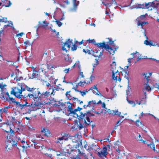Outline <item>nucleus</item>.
Listing matches in <instances>:
<instances>
[{
	"instance_id": "1",
	"label": "nucleus",
	"mask_w": 159,
	"mask_h": 159,
	"mask_svg": "<svg viewBox=\"0 0 159 159\" xmlns=\"http://www.w3.org/2000/svg\"><path fill=\"white\" fill-rule=\"evenodd\" d=\"M27 92L24 95V98L27 99H34L35 100L44 99L48 98L50 95V92L48 91L43 92L41 93L38 89L30 88L26 85L25 90Z\"/></svg>"
},
{
	"instance_id": "2",
	"label": "nucleus",
	"mask_w": 159,
	"mask_h": 159,
	"mask_svg": "<svg viewBox=\"0 0 159 159\" xmlns=\"http://www.w3.org/2000/svg\"><path fill=\"white\" fill-rule=\"evenodd\" d=\"M3 98H6V101L9 102H12L13 103H15L17 107L18 108L21 110H25L26 111V113H28L29 107H30V103L26 102L24 104H21L19 102H17L16 101L15 98L12 97H11L9 94L8 93H6L5 95H2Z\"/></svg>"
},
{
	"instance_id": "3",
	"label": "nucleus",
	"mask_w": 159,
	"mask_h": 159,
	"mask_svg": "<svg viewBox=\"0 0 159 159\" xmlns=\"http://www.w3.org/2000/svg\"><path fill=\"white\" fill-rule=\"evenodd\" d=\"M48 98L44 99L35 100L34 103L30 105L29 107L28 113L30 114L32 111H34L39 109L41 107H43V105L46 104L48 103Z\"/></svg>"
},
{
	"instance_id": "4",
	"label": "nucleus",
	"mask_w": 159,
	"mask_h": 159,
	"mask_svg": "<svg viewBox=\"0 0 159 159\" xmlns=\"http://www.w3.org/2000/svg\"><path fill=\"white\" fill-rule=\"evenodd\" d=\"M26 85L21 84L19 87H15L11 88V94L13 95L18 98H24V93L23 92L25 91Z\"/></svg>"
},
{
	"instance_id": "5",
	"label": "nucleus",
	"mask_w": 159,
	"mask_h": 159,
	"mask_svg": "<svg viewBox=\"0 0 159 159\" xmlns=\"http://www.w3.org/2000/svg\"><path fill=\"white\" fill-rule=\"evenodd\" d=\"M80 115L79 116L80 118L84 119V123L88 125L90 124L92 121H90L89 117L91 116H94V115L92 114L89 112H88L86 113H83L82 112H80Z\"/></svg>"
},
{
	"instance_id": "6",
	"label": "nucleus",
	"mask_w": 159,
	"mask_h": 159,
	"mask_svg": "<svg viewBox=\"0 0 159 159\" xmlns=\"http://www.w3.org/2000/svg\"><path fill=\"white\" fill-rule=\"evenodd\" d=\"M68 105L67 111L70 112L69 114H72L75 115V117H78L79 116L78 114L76 113V112L78 111V110L76 109H73L72 107L71 104L69 102H67Z\"/></svg>"
},
{
	"instance_id": "7",
	"label": "nucleus",
	"mask_w": 159,
	"mask_h": 159,
	"mask_svg": "<svg viewBox=\"0 0 159 159\" xmlns=\"http://www.w3.org/2000/svg\"><path fill=\"white\" fill-rule=\"evenodd\" d=\"M152 73H146V74H144L145 75L144 77L145 81H147V83H145L144 84V86L145 89L148 91H149L151 90V88L149 86L148 83V81L150 80V77L151 76Z\"/></svg>"
},
{
	"instance_id": "8",
	"label": "nucleus",
	"mask_w": 159,
	"mask_h": 159,
	"mask_svg": "<svg viewBox=\"0 0 159 159\" xmlns=\"http://www.w3.org/2000/svg\"><path fill=\"white\" fill-rule=\"evenodd\" d=\"M72 44V40L68 39L67 41L64 43L63 45H62V49L63 50H66V48H69Z\"/></svg>"
},
{
	"instance_id": "9",
	"label": "nucleus",
	"mask_w": 159,
	"mask_h": 159,
	"mask_svg": "<svg viewBox=\"0 0 159 159\" xmlns=\"http://www.w3.org/2000/svg\"><path fill=\"white\" fill-rule=\"evenodd\" d=\"M98 155L99 157H106L107 154V148L106 147H104L103 149L101 150L100 152H98Z\"/></svg>"
},
{
	"instance_id": "10",
	"label": "nucleus",
	"mask_w": 159,
	"mask_h": 159,
	"mask_svg": "<svg viewBox=\"0 0 159 159\" xmlns=\"http://www.w3.org/2000/svg\"><path fill=\"white\" fill-rule=\"evenodd\" d=\"M6 86V85H2L0 84V89L1 90V91L2 92L1 93L0 96L1 98H4L5 100L6 101V98H3L2 96V94L5 95L6 93H8L7 92H6V89L5 88V87Z\"/></svg>"
},
{
	"instance_id": "11",
	"label": "nucleus",
	"mask_w": 159,
	"mask_h": 159,
	"mask_svg": "<svg viewBox=\"0 0 159 159\" xmlns=\"http://www.w3.org/2000/svg\"><path fill=\"white\" fill-rule=\"evenodd\" d=\"M58 2L59 4L63 7H65L69 3L68 0H59Z\"/></svg>"
},
{
	"instance_id": "12",
	"label": "nucleus",
	"mask_w": 159,
	"mask_h": 159,
	"mask_svg": "<svg viewBox=\"0 0 159 159\" xmlns=\"http://www.w3.org/2000/svg\"><path fill=\"white\" fill-rule=\"evenodd\" d=\"M32 142L34 143V147L35 149H39V151H41L43 149L44 146L43 145L35 142V140H33Z\"/></svg>"
},
{
	"instance_id": "13",
	"label": "nucleus",
	"mask_w": 159,
	"mask_h": 159,
	"mask_svg": "<svg viewBox=\"0 0 159 159\" xmlns=\"http://www.w3.org/2000/svg\"><path fill=\"white\" fill-rule=\"evenodd\" d=\"M111 70L112 72H117L118 70L116 68V63L115 61H113L111 65Z\"/></svg>"
},
{
	"instance_id": "14",
	"label": "nucleus",
	"mask_w": 159,
	"mask_h": 159,
	"mask_svg": "<svg viewBox=\"0 0 159 159\" xmlns=\"http://www.w3.org/2000/svg\"><path fill=\"white\" fill-rule=\"evenodd\" d=\"M96 44L97 45V46L100 48H104L105 49L106 48H108L109 47V45L108 44H105V43H98Z\"/></svg>"
},
{
	"instance_id": "15",
	"label": "nucleus",
	"mask_w": 159,
	"mask_h": 159,
	"mask_svg": "<svg viewBox=\"0 0 159 159\" xmlns=\"http://www.w3.org/2000/svg\"><path fill=\"white\" fill-rule=\"evenodd\" d=\"M146 96L145 95L143 97L142 99L139 102H138V101H136V103L137 104H138L139 105H140L141 104H144L145 103L146 101Z\"/></svg>"
},
{
	"instance_id": "16",
	"label": "nucleus",
	"mask_w": 159,
	"mask_h": 159,
	"mask_svg": "<svg viewBox=\"0 0 159 159\" xmlns=\"http://www.w3.org/2000/svg\"><path fill=\"white\" fill-rule=\"evenodd\" d=\"M144 43L147 45L156 46L158 45V44L157 43H155L154 44L152 43L151 41H148L147 40H146L144 42Z\"/></svg>"
},
{
	"instance_id": "17",
	"label": "nucleus",
	"mask_w": 159,
	"mask_h": 159,
	"mask_svg": "<svg viewBox=\"0 0 159 159\" xmlns=\"http://www.w3.org/2000/svg\"><path fill=\"white\" fill-rule=\"evenodd\" d=\"M41 132L42 133H44V135L45 136H48L50 135L49 130L46 129H43L42 130Z\"/></svg>"
},
{
	"instance_id": "18",
	"label": "nucleus",
	"mask_w": 159,
	"mask_h": 159,
	"mask_svg": "<svg viewBox=\"0 0 159 159\" xmlns=\"http://www.w3.org/2000/svg\"><path fill=\"white\" fill-rule=\"evenodd\" d=\"M39 72L38 71H34L31 76H30V78L31 79H33L34 78L37 77L39 76Z\"/></svg>"
},
{
	"instance_id": "19",
	"label": "nucleus",
	"mask_w": 159,
	"mask_h": 159,
	"mask_svg": "<svg viewBox=\"0 0 159 159\" xmlns=\"http://www.w3.org/2000/svg\"><path fill=\"white\" fill-rule=\"evenodd\" d=\"M70 91L67 92L66 93V97L68 98V99L69 100H76L77 99V98L73 97L69 93H70Z\"/></svg>"
},
{
	"instance_id": "20",
	"label": "nucleus",
	"mask_w": 159,
	"mask_h": 159,
	"mask_svg": "<svg viewBox=\"0 0 159 159\" xmlns=\"http://www.w3.org/2000/svg\"><path fill=\"white\" fill-rule=\"evenodd\" d=\"M48 25V24L46 21H44L42 22L39 21L38 25L39 27L47 26Z\"/></svg>"
},
{
	"instance_id": "21",
	"label": "nucleus",
	"mask_w": 159,
	"mask_h": 159,
	"mask_svg": "<svg viewBox=\"0 0 159 159\" xmlns=\"http://www.w3.org/2000/svg\"><path fill=\"white\" fill-rule=\"evenodd\" d=\"M74 3V8L72 10V11H75L77 8V6L78 5L79 2V1H77L76 0H73Z\"/></svg>"
},
{
	"instance_id": "22",
	"label": "nucleus",
	"mask_w": 159,
	"mask_h": 159,
	"mask_svg": "<svg viewBox=\"0 0 159 159\" xmlns=\"http://www.w3.org/2000/svg\"><path fill=\"white\" fill-rule=\"evenodd\" d=\"M145 7L146 8L148 9L149 10H152V7L151 2H149L148 3H145Z\"/></svg>"
},
{
	"instance_id": "23",
	"label": "nucleus",
	"mask_w": 159,
	"mask_h": 159,
	"mask_svg": "<svg viewBox=\"0 0 159 159\" xmlns=\"http://www.w3.org/2000/svg\"><path fill=\"white\" fill-rule=\"evenodd\" d=\"M145 15H141L139 17H138L136 19V21L138 22H142V21L145 19Z\"/></svg>"
},
{
	"instance_id": "24",
	"label": "nucleus",
	"mask_w": 159,
	"mask_h": 159,
	"mask_svg": "<svg viewBox=\"0 0 159 159\" xmlns=\"http://www.w3.org/2000/svg\"><path fill=\"white\" fill-rule=\"evenodd\" d=\"M106 49L108 51V52H109L110 54H112L113 55L114 53V51L113 49L111 48L109 45V47L108 48H106Z\"/></svg>"
},
{
	"instance_id": "25",
	"label": "nucleus",
	"mask_w": 159,
	"mask_h": 159,
	"mask_svg": "<svg viewBox=\"0 0 159 159\" xmlns=\"http://www.w3.org/2000/svg\"><path fill=\"white\" fill-rule=\"evenodd\" d=\"M147 146L148 147H149L150 148H151L154 151H157L155 150V145L153 142H151L149 144L147 143Z\"/></svg>"
},
{
	"instance_id": "26",
	"label": "nucleus",
	"mask_w": 159,
	"mask_h": 159,
	"mask_svg": "<svg viewBox=\"0 0 159 159\" xmlns=\"http://www.w3.org/2000/svg\"><path fill=\"white\" fill-rule=\"evenodd\" d=\"M65 59L66 61L70 63L72 62V60L71 59V58L69 57L68 55L65 56Z\"/></svg>"
},
{
	"instance_id": "27",
	"label": "nucleus",
	"mask_w": 159,
	"mask_h": 159,
	"mask_svg": "<svg viewBox=\"0 0 159 159\" xmlns=\"http://www.w3.org/2000/svg\"><path fill=\"white\" fill-rule=\"evenodd\" d=\"M152 6V7L155 8L157 7L159 5V3L157 1H154L151 2Z\"/></svg>"
},
{
	"instance_id": "28",
	"label": "nucleus",
	"mask_w": 159,
	"mask_h": 159,
	"mask_svg": "<svg viewBox=\"0 0 159 159\" xmlns=\"http://www.w3.org/2000/svg\"><path fill=\"white\" fill-rule=\"evenodd\" d=\"M8 22H9L8 24L7 25H4V28H6L7 26H9V27H11V28L12 29H14V28L13 26V24H12V22H11V21L10 22H9V21H8Z\"/></svg>"
},
{
	"instance_id": "29",
	"label": "nucleus",
	"mask_w": 159,
	"mask_h": 159,
	"mask_svg": "<svg viewBox=\"0 0 159 159\" xmlns=\"http://www.w3.org/2000/svg\"><path fill=\"white\" fill-rule=\"evenodd\" d=\"M11 146L8 143H6L5 146V149L6 151H8L9 150H11V148L10 147Z\"/></svg>"
},
{
	"instance_id": "30",
	"label": "nucleus",
	"mask_w": 159,
	"mask_h": 159,
	"mask_svg": "<svg viewBox=\"0 0 159 159\" xmlns=\"http://www.w3.org/2000/svg\"><path fill=\"white\" fill-rule=\"evenodd\" d=\"M88 104L89 105L90 107L93 106V104H96V102L95 100H92L88 102Z\"/></svg>"
},
{
	"instance_id": "31",
	"label": "nucleus",
	"mask_w": 159,
	"mask_h": 159,
	"mask_svg": "<svg viewBox=\"0 0 159 159\" xmlns=\"http://www.w3.org/2000/svg\"><path fill=\"white\" fill-rule=\"evenodd\" d=\"M22 147L24 148H27L29 147L26 141L24 142L23 143H22Z\"/></svg>"
},
{
	"instance_id": "32",
	"label": "nucleus",
	"mask_w": 159,
	"mask_h": 159,
	"mask_svg": "<svg viewBox=\"0 0 159 159\" xmlns=\"http://www.w3.org/2000/svg\"><path fill=\"white\" fill-rule=\"evenodd\" d=\"M77 127L79 129H81L84 127V125L82 124L80 121H79L78 123H77Z\"/></svg>"
},
{
	"instance_id": "33",
	"label": "nucleus",
	"mask_w": 159,
	"mask_h": 159,
	"mask_svg": "<svg viewBox=\"0 0 159 159\" xmlns=\"http://www.w3.org/2000/svg\"><path fill=\"white\" fill-rule=\"evenodd\" d=\"M17 142L15 141H14L12 140H11V141L9 143V145L12 146L13 147H16V146Z\"/></svg>"
},
{
	"instance_id": "34",
	"label": "nucleus",
	"mask_w": 159,
	"mask_h": 159,
	"mask_svg": "<svg viewBox=\"0 0 159 159\" xmlns=\"http://www.w3.org/2000/svg\"><path fill=\"white\" fill-rule=\"evenodd\" d=\"M148 23V22H145V21H143V22H138L137 23V25L138 26H140V25H141V28L142 29H143V26L145 25V24H147Z\"/></svg>"
},
{
	"instance_id": "35",
	"label": "nucleus",
	"mask_w": 159,
	"mask_h": 159,
	"mask_svg": "<svg viewBox=\"0 0 159 159\" xmlns=\"http://www.w3.org/2000/svg\"><path fill=\"white\" fill-rule=\"evenodd\" d=\"M96 91H97V92L95 91L94 90H93V93L95 95H98V96H100L101 97L102 96V95L101 94V93L99 92L98 89H97V90H96Z\"/></svg>"
},
{
	"instance_id": "36",
	"label": "nucleus",
	"mask_w": 159,
	"mask_h": 159,
	"mask_svg": "<svg viewBox=\"0 0 159 159\" xmlns=\"http://www.w3.org/2000/svg\"><path fill=\"white\" fill-rule=\"evenodd\" d=\"M8 22L7 18L2 17V19H0V22L7 23Z\"/></svg>"
},
{
	"instance_id": "37",
	"label": "nucleus",
	"mask_w": 159,
	"mask_h": 159,
	"mask_svg": "<svg viewBox=\"0 0 159 159\" xmlns=\"http://www.w3.org/2000/svg\"><path fill=\"white\" fill-rule=\"evenodd\" d=\"M127 101L130 104L132 105V106L133 107H134L135 105V103L132 100H128L127 99Z\"/></svg>"
},
{
	"instance_id": "38",
	"label": "nucleus",
	"mask_w": 159,
	"mask_h": 159,
	"mask_svg": "<svg viewBox=\"0 0 159 159\" xmlns=\"http://www.w3.org/2000/svg\"><path fill=\"white\" fill-rule=\"evenodd\" d=\"M117 72H112V79L115 80H117V76H116L115 74Z\"/></svg>"
},
{
	"instance_id": "39",
	"label": "nucleus",
	"mask_w": 159,
	"mask_h": 159,
	"mask_svg": "<svg viewBox=\"0 0 159 159\" xmlns=\"http://www.w3.org/2000/svg\"><path fill=\"white\" fill-rule=\"evenodd\" d=\"M83 51L85 52L86 53H88L89 54H91V52H95L93 51L92 50H89L88 49H87L86 50H85L84 49H83Z\"/></svg>"
},
{
	"instance_id": "40",
	"label": "nucleus",
	"mask_w": 159,
	"mask_h": 159,
	"mask_svg": "<svg viewBox=\"0 0 159 159\" xmlns=\"http://www.w3.org/2000/svg\"><path fill=\"white\" fill-rule=\"evenodd\" d=\"M135 124L138 127H139L141 125H142V123L139 120H137L136 121Z\"/></svg>"
},
{
	"instance_id": "41",
	"label": "nucleus",
	"mask_w": 159,
	"mask_h": 159,
	"mask_svg": "<svg viewBox=\"0 0 159 159\" xmlns=\"http://www.w3.org/2000/svg\"><path fill=\"white\" fill-rule=\"evenodd\" d=\"M6 3H7V4L6 5H5L4 6L6 7H9L10 5H11V2L10 1H9L8 0H6Z\"/></svg>"
},
{
	"instance_id": "42",
	"label": "nucleus",
	"mask_w": 159,
	"mask_h": 159,
	"mask_svg": "<svg viewBox=\"0 0 159 159\" xmlns=\"http://www.w3.org/2000/svg\"><path fill=\"white\" fill-rule=\"evenodd\" d=\"M144 7L143 5L140 4H138L136 5V7L137 8H144Z\"/></svg>"
},
{
	"instance_id": "43",
	"label": "nucleus",
	"mask_w": 159,
	"mask_h": 159,
	"mask_svg": "<svg viewBox=\"0 0 159 159\" xmlns=\"http://www.w3.org/2000/svg\"><path fill=\"white\" fill-rule=\"evenodd\" d=\"M56 92V91L53 88H52V92L51 93H50V95H55V94ZM50 96V95L49 97L48 98V99L49 100Z\"/></svg>"
},
{
	"instance_id": "44",
	"label": "nucleus",
	"mask_w": 159,
	"mask_h": 159,
	"mask_svg": "<svg viewBox=\"0 0 159 159\" xmlns=\"http://www.w3.org/2000/svg\"><path fill=\"white\" fill-rule=\"evenodd\" d=\"M58 141H57V142L58 143L59 142L60 143H61L60 141H61V140H62L63 139H64L65 140H66V139H65L64 138V136H63L62 137L59 138L58 139Z\"/></svg>"
},
{
	"instance_id": "45",
	"label": "nucleus",
	"mask_w": 159,
	"mask_h": 159,
	"mask_svg": "<svg viewBox=\"0 0 159 159\" xmlns=\"http://www.w3.org/2000/svg\"><path fill=\"white\" fill-rule=\"evenodd\" d=\"M7 108H3L0 110V112L2 113L7 112Z\"/></svg>"
},
{
	"instance_id": "46",
	"label": "nucleus",
	"mask_w": 159,
	"mask_h": 159,
	"mask_svg": "<svg viewBox=\"0 0 159 159\" xmlns=\"http://www.w3.org/2000/svg\"><path fill=\"white\" fill-rule=\"evenodd\" d=\"M36 136L38 138L41 139H44V138L41 134H37L36 135Z\"/></svg>"
},
{
	"instance_id": "47",
	"label": "nucleus",
	"mask_w": 159,
	"mask_h": 159,
	"mask_svg": "<svg viewBox=\"0 0 159 159\" xmlns=\"http://www.w3.org/2000/svg\"><path fill=\"white\" fill-rule=\"evenodd\" d=\"M77 91L80 92L81 95L83 96L86 95V93L88 92V91H86V92H85L84 91Z\"/></svg>"
},
{
	"instance_id": "48",
	"label": "nucleus",
	"mask_w": 159,
	"mask_h": 159,
	"mask_svg": "<svg viewBox=\"0 0 159 159\" xmlns=\"http://www.w3.org/2000/svg\"><path fill=\"white\" fill-rule=\"evenodd\" d=\"M125 78H126L128 81V83H129V74H125Z\"/></svg>"
},
{
	"instance_id": "49",
	"label": "nucleus",
	"mask_w": 159,
	"mask_h": 159,
	"mask_svg": "<svg viewBox=\"0 0 159 159\" xmlns=\"http://www.w3.org/2000/svg\"><path fill=\"white\" fill-rule=\"evenodd\" d=\"M96 89V90H97L98 89L96 86L95 85L93 86V87H91L88 90L89 91L90 90H93V89Z\"/></svg>"
},
{
	"instance_id": "50",
	"label": "nucleus",
	"mask_w": 159,
	"mask_h": 159,
	"mask_svg": "<svg viewBox=\"0 0 159 159\" xmlns=\"http://www.w3.org/2000/svg\"><path fill=\"white\" fill-rule=\"evenodd\" d=\"M56 91H59L61 89L60 88V87H58V86L57 87H54L53 88Z\"/></svg>"
},
{
	"instance_id": "51",
	"label": "nucleus",
	"mask_w": 159,
	"mask_h": 159,
	"mask_svg": "<svg viewBox=\"0 0 159 159\" xmlns=\"http://www.w3.org/2000/svg\"><path fill=\"white\" fill-rule=\"evenodd\" d=\"M112 3L110 2V3H108L107 2H103V4H104L105 6H111V4H112Z\"/></svg>"
},
{
	"instance_id": "52",
	"label": "nucleus",
	"mask_w": 159,
	"mask_h": 159,
	"mask_svg": "<svg viewBox=\"0 0 159 159\" xmlns=\"http://www.w3.org/2000/svg\"><path fill=\"white\" fill-rule=\"evenodd\" d=\"M57 24L59 26H61L62 25V23L59 20H57L56 21Z\"/></svg>"
},
{
	"instance_id": "53",
	"label": "nucleus",
	"mask_w": 159,
	"mask_h": 159,
	"mask_svg": "<svg viewBox=\"0 0 159 159\" xmlns=\"http://www.w3.org/2000/svg\"><path fill=\"white\" fill-rule=\"evenodd\" d=\"M57 79H52V80L51 81V82H52L53 84H55L56 83L57 81Z\"/></svg>"
},
{
	"instance_id": "54",
	"label": "nucleus",
	"mask_w": 159,
	"mask_h": 159,
	"mask_svg": "<svg viewBox=\"0 0 159 159\" xmlns=\"http://www.w3.org/2000/svg\"><path fill=\"white\" fill-rule=\"evenodd\" d=\"M77 49V47L75 46V45H74L73 47L71 48V50L73 51H75Z\"/></svg>"
},
{
	"instance_id": "55",
	"label": "nucleus",
	"mask_w": 159,
	"mask_h": 159,
	"mask_svg": "<svg viewBox=\"0 0 159 159\" xmlns=\"http://www.w3.org/2000/svg\"><path fill=\"white\" fill-rule=\"evenodd\" d=\"M88 41L89 43H95L96 42L95 41L94 39L92 40L89 39L88 40Z\"/></svg>"
},
{
	"instance_id": "56",
	"label": "nucleus",
	"mask_w": 159,
	"mask_h": 159,
	"mask_svg": "<svg viewBox=\"0 0 159 159\" xmlns=\"http://www.w3.org/2000/svg\"><path fill=\"white\" fill-rule=\"evenodd\" d=\"M113 112L115 113V114L118 115V116H120L121 114V112L118 111L117 110L115 112H114V111Z\"/></svg>"
},
{
	"instance_id": "57",
	"label": "nucleus",
	"mask_w": 159,
	"mask_h": 159,
	"mask_svg": "<svg viewBox=\"0 0 159 159\" xmlns=\"http://www.w3.org/2000/svg\"><path fill=\"white\" fill-rule=\"evenodd\" d=\"M44 154L45 156H46L47 157H49L50 158L51 157H52V154H49L48 153H44Z\"/></svg>"
},
{
	"instance_id": "58",
	"label": "nucleus",
	"mask_w": 159,
	"mask_h": 159,
	"mask_svg": "<svg viewBox=\"0 0 159 159\" xmlns=\"http://www.w3.org/2000/svg\"><path fill=\"white\" fill-rule=\"evenodd\" d=\"M18 140L21 143H23L24 142H25V139H21L20 138H19L18 139Z\"/></svg>"
},
{
	"instance_id": "59",
	"label": "nucleus",
	"mask_w": 159,
	"mask_h": 159,
	"mask_svg": "<svg viewBox=\"0 0 159 159\" xmlns=\"http://www.w3.org/2000/svg\"><path fill=\"white\" fill-rule=\"evenodd\" d=\"M137 139L138 140L140 141H142V139L141 137V135L140 134H139V135L138 136Z\"/></svg>"
},
{
	"instance_id": "60",
	"label": "nucleus",
	"mask_w": 159,
	"mask_h": 159,
	"mask_svg": "<svg viewBox=\"0 0 159 159\" xmlns=\"http://www.w3.org/2000/svg\"><path fill=\"white\" fill-rule=\"evenodd\" d=\"M70 69V68H69L68 69H66L65 70H64V72L66 73H68L69 70Z\"/></svg>"
},
{
	"instance_id": "61",
	"label": "nucleus",
	"mask_w": 159,
	"mask_h": 159,
	"mask_svg": "<svg viewBox=\"0 0 159 159\" xmlns=\"http://www.w3.org/2000/svg\"><path fill=\"white\" fill-rule=\"evenodd\" d=\"M2 115H0V127L2 126V125L1 124V122L2 121Z\"/></svg>"
},
{
	"instance_id": "62",
	"label": "nucleus",
	"mask_w": 159,
	"mask_h": 159,
	"mask_svg": "<svg viewBox=\"0 0 159 159\" xmlns=\"http://www.w3.org/2000/svg\"><path fill=\"white\" fill-rule=\"evenodd\" d=\"M64 105V104L63 103L59 102L58 104H57L56 105L58 106H63Z\"/></svg>"
},
{
	"instance_id": "63",
	"label": "nucleus",
	"mask_w": 159,
	"mask_h": 159,
	"mask_svg": "<svg viewBox=\"0 0 159 159\" xmlns=\"http://www.w3.org/2000/svg\"><path fill=\"white\" fill-rule=\"evenodd\" d=\"M116 151L118 152L117 154H119L120 153L121 150L119 148H117L116 149Z\"/></svg>"
},
{
	"instance_id": "64",
	"label": "nucleus",
	"mask_w": 159,
	"mask_h": 159,
	"mask_svg": "<svg viewBox=\"0 0 159 159\" xmlns=\"http://www.w3.org/2000/svg\"><path fill=\"white\" fill-rule=\"evenodd\" d=\"M143 157L141 156H137V159H143Z\"/></svg>"
}]
</instances>
